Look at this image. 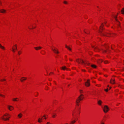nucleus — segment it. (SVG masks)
<instances>
[{
    "mask_svg": "<svg viewBox=\"0 0 124 124\" xmlns=\"http://www.w3.org/2000/svg\"><path fill=\"white\" fill-rule=\"evenodd\" d=\"M76 61L78 63H80L82 64H83L84 65L87 64V65H89L90 64L89 63L87 62V61H84L81 59H78L76 60Z\"/></svg>",
    "mask_w": 124,
    "mask_h": 124,
    "instance_id": "nucleus-1",
    "label": "nucleus"
},
{
    "mask_svg": "<svg viewBox=\"0 0 124 124\" xmlns=\"http://www.w3.org/2000/svg\"><path fill=\"white\" fill-rule=\"evenodd\" d=\"M84 98V95L82 94H81L80 96H79L78 99L76 100V101L77 103V105L78 106H79V104L78 103L80 102V101L82 100Z\"/></svg>",
    "mask_w": 124,
    "mask_h": 124,
    "instance_id": "nucleus-2",
    "label": "nucleus"
},
{
    "mask_svg": "<svg viewBox=\"0 0 124 124\" xmlns=\"http://www.w3.org/2000/svg\"><path fill=\"white\" fill-rule=\"evenodd\" d=\"M9 115L8 114L6 113L5 114L4 116L1 117V118L4 121H6L9 120Z\"/></svg>",
    "mask_w": 124,
    "mask_h": 124,
    "instance_id": "nucleus-3",
    "label": "nucleus"
},
{
    "mask_svg": "<svg viewBox=\"0 0 124 124\" xmlns=\"http://www.w3.org/2000/svg\"><path fill=\"white\" fill-rule=\"evenodd\" d=\"M103 30V27L101 26L100 27V30L99 31V33L101 34V35L103 36H109L107 35H106V33H102V31Z\"/></svg>",
    "mask_w": 124,
    "mask_h": 124,
    "instance_id": "nucleus-4",
    "label": "nucleus"
},
{
    "mask_svg": "<svg viewBox=\"0 0 124 124\" xmlns=\"http://www.w3.org/2000/svg\"><path fill=\"white\" fill-rule=\"evenodd\" d=\"M103 110L104 112L106 113L108 112L109 110V108L107 106L105 105L104 106V108H103Z\"/></svg>",
    "mask_w": 124,
    "mask_h": 124,
    "instance_id": "nucleus-5",
    "label": "nucleus"
},
{
    "mask_svg": "<svg viewBox=\"0 0 124 124\" xmlns=\"http://www.w3.org/2000/svg\"><path fill=\"white\" fill-rule=\"evenodd\" d=\"M90 80L89 79H88L86 82H85V85L87 86H89L90 85L89 83Z\"/></svg>",
    "mask_w": 124,
    "mask_h": 124,
    "instance_id": "nucleus-6",
    "label": "nucleus"
},
{
    "mask_svg": "<svg viewBox=\"0 0 124 124\" xmlns=\"http://www.w3.org/2000/svg\"><path fill=\"white\" fill-rule=\"evenodd\" d=\"M52 50L54 51V53L57 54H58L59 53L58 51L56 48H55L54 49H53V48H52Z\"/></svg>",
    "mask_w": 124,
    "mask_h": 124,
    "instance_id": "nucleus-7",
    "label": "nucleus"
},
{
    "mask_svg": "<svg viewBox=\"0 0 124 124\" xmlns=\"http://www.w3.org/2000/svg\"><path fill=\"white\" fill-rule=\"evenodd\" d=\"M93 47L94 48V50L95 51L98 52L99 51L100 49L97 47L96 46L95 47Z\"/></svg>",
    "mask_w": 124,
    "mask_h": 124,
    "instance_id": "nucleus-8",
    "label": "nucleus"
},
{
    "mask_svg": "<svg viewBox=\"0 0 124 124\" xmlns=\"http://www.w3.org/2000/svg\"><path fill=\"white\" fill-rule=\"evenodd\" d=\"M8 108L10 110H11L14 109V108L11 106H8Z\"/></svg>",
    "mask_w": 124,
    "mask_h": 124,
    "instance_id": "nucleus-9",
    "label": "nucleus"
},
{
    "mask_svg": "<svg viewBox=\"0 0 124 124\" xmlns=\"http://www.w3.org/2000/svg\"><path fill=\"white\" fill-rule=\"evenodd\" d=\"M110 83L112 84H114L115 83V80L114 79H112L110 81Z\"/></svg>",
    "mask_w": 124,
    "mask_h": 124,
    "instance_id": "nucleus-10",
    "label": "nucleus"
},
{
    "mask_svg": "<svg viewBox=\"0 0 124 124\" xmlns=\"http://www.w3.org/2000/svg\"><path fill=\"white\" fill-rule=\"evenodd\" d=\"M61 69L63 70H65V69L67 70L68 69L65 66H63L62 67Z\"/></svg>",
    "mask_w": 124,
    "mask_h": 124,
    "instance_id": "nucleus-11",
    "label": "nucleus"
},
{
    "mask_svg": "<svg viewBox=\"0 0 124 124\" xmlns=\"http://www.w3.org/2000/svg\"><path fill=\"white\" fill-rule=\"evenodd\" d=\"M42 48V47L40 46H39L38 47H34V48L36 50H38L39 49H41Z\"/></svg>",
    "mask_w": 124,
    "mask_h": 124,
    "instance_id": "nucleus-12",
    "label": "nucleus"
},
{
    "mask_svg": "<svg viewBox=\"0 0 124 124\" xmlns=\"http://www.w3.org/2000/svg\"><path fill=\"white\" fill-rule=\"evenodd\" d=\"M27 78L24 77H22L21 79H20V80L21 82H23V81L25 80Z\"/></svg>",
    "mask_w": 124,
    "mask_h": 124,
    "instance_id": "nucleus-13",
    "label": "nucleus"
},
{
    "mask_svg": "<svg viewBox=\"0 0 124 124\" xmlns=\"http://www.w3.org/2000/svg\"><path fill=\"white\" fill-rule=\"evenodd\" d=\"M6 10L3 9H2L0 10V12L2 13H4L5 12Z\"/></svg>",
    "mask_w": 124,
    "mask_h": 124,
    "instance_id": "nucleus-14",
    "label": "nucleus"
},
{
    "mask_svg": "<svg viewBox=\"0 0 124 124\" xmlns=\"http://www.w3.org/2000/svg\"><path fill=\"white\" fill-rule=\"evenodd\" d=\"M22 116V114L20 113L18 115V117L20 118H21Z\"/></svg>",
    "mask_w": 124,
    "mask_h": 124,
    "instance_id": "nucleus-15",
    "label": "nucleus"
},
{
    "mask_svg": "<svg viewBox=\"0 0 124 124\" xmlns=\"http://www.w3.org/2000/svg\"><path fill=\"white\" fill-rule=\"evenodd\" d=\"M65 47L68 49L70 51H71V49L69 46H67L66 45H65Z\"/></svg>",
    "mask_w": 124,
    "mask_h": 124,
    "instance_id": "nucleus-16",
    "label": "nucleus"
},
{
    "mask_svg": "<svg viewBox=\"0 0 124 124\" xmlns=\"http://www.w3.org/2000/svg\"><path fill=\"white\" fill-rule=\"evenodd\" d=\"M76 121L75 120H74L71 121L70 123V124H73L75 123Z\"/></svg>",
    "mask_w": 124,
    "mask_h": 124,
    "instance_id": "nucleus-17",
    "label": "nucleus"
},
{
    "mask_svg": "<svg viewBox=\"0 0 124 124\" xmlns=\"http://www.w3.org/2000/svg\"><path fill=\"white\" fill-rule=\"evenodd\" d=\"M12 50L13 52L15 53V50H17V49H16V48H14L13 47L12 48Z\"/></svg>",
    "mask_w": 124,
    "mask_h": 124,
    "instance_id": "nucleus-18",
    "label": "nucleus"
},
{
    "mask_svg": "<svg viewBox=\"0 0 124 124\" xmlns=\"http://www.w3.org/2000/svg\"><path fill=\"white\" fill-rule=\"evenodd\" d=\"M91 66L92 67L94 68H96V66L95 65L93 64L91 65Z\"/></svg>",
    "mask_w": 124,
    "mask_h": 124,
    "instance_id": "nucleus-19",
    "label": "nucleus"
},
{
    "mask_svg": "<svg viewBox=\"0 0 124 124\" xmlns=\"http://www.w3.org/2000/svg\"><path fill=\"white\" fill-rule=\"evenodd\" d=\"M0 47L2 49H5V47L2 46V45H1V44H0Z\"/></svg>",
    "mask_w": 124,
    "mask_h": 124,
    "instance_id": "nucleus-20",
    "label": "nucleus"
},
{
    "mask_svg": "<svg viewBox=\"0 0 124 124\" xmlns=\"http://www.w3.org/2000/svg\"><path fill=\"white\" fill-rule=\"evenodd\" d=\"M18 99V98H14L13 99V100L14 101H17V99Z\"/></svg>",
    "mask_w": 124,
    "mask_h": 124,
    "instance_id": "nucleus-21",
    "label": "nucleus"
},
{
    "mask_svg": "<svg viewBox=\"0 0 124 124\" xmlns=\"http://www.w3.org/2000/svg\"><path fill=\"white\" fill-rule=\"evenodd\" d=\"M103 61L102 60H101V59H99L98 61V62L99 63H101V62H102Z\"/></svg>",
    "mask_w": 124,
    "mask_h": 124,
    "instance_id": "nucleus-22",
    "label": "nucleus"
},
{
    "mask_svg": "<svg viewBox=\"0 0 124 124\" xmlns=\"http://www.w3.org/2000/svg\"><path fill=\"white\" fill-rule=\"evenodd\" d=\"M42 118H39V119L38 122L39 123H40V122H42Z\"/></svg>",
    "mask_w": 124,
    "mask_h": 124,
    "instance_id": "nucleus-23",
    "label": "nucleus"
},
{
    "mask_svg": "<svg viewBox=\"0 0 124 124\" xmlns=\"http://www.w3.org/2000/svg\"><path fill=\"white\" fill-rule=\"evenodd\" d=\"M102 101H98V103L99 105H101Z\"/></svg>",
    "mask_w": 124,
    "mask_h": 124,
    "instance_id": "nucleus-24",
    "label": "nucleus"
},
{
    "mask_svg": "<svg viewBox=\"0 0 124 124\" xmlns=\"http://www.w3.org/2000/svg\"><path fill=\"white\" fill-rule=\"evenodd\" d=\"M114 17L115 19V20L118 22L119 23V22L118 21L117 19H116L117 17L116 16H114Z\"/></svg>",
    "mask_w": 124,
    "mask_h": 124,
    "instance_id": "nucleus-25",
    "label": "nucleus"
},
{
    "mask_svg": "<svg viewBox=\"0 0 124 124\" xmlns=\"http://www.w3.org/2000/svg\"><path fill=\"white\" fill-rule=\"evenodd\" d=\"M122 13L123 14H124V8H123L122 10H121Z\"/></svg>",
    "mask_w": 124,
    "mask_h": 124,
    "instance_id": "nucleus-26",
    "label": "nucleus"
},
{
    "mask_svg": "<svg viewBox=\"0 0 124 124\" xmlns=\"http://www.w3.org/2000/svg\"><path fill=\"white\" fill-rule=\"evenodd\" d=\"M63 3L65 4H67L68 3L66 1H64Z\"/></svg>",
    "mask_w": 124,
    "mask_h": 124,
    "instance_id": "nucleus-27",
    "label": "nucleus"
},
{
    "mask_svg": "<svg viewBox=\"0 0 124 124\" xmlns=\"http://www.w3.org/2000/svg\"><path fill=\"white\" fill-rule=\"evenodd\" d=\"M0 96L4 97H5V96L4 95H3L1 94H0Z\"/></svg>",
    "mask_w": 124,
    "mask_h": 124,
    "instance_id": "nucleus-28",
    "label": "nucleus"
},
{
    "mask_svg": "<svg viewBox=\"0 0 124 124\" xmlns=\"http://www.w3.org/2000/svg\"><path fill=\"white\" fill-rule=\"evenodd\" d=\"M56 116V114H55V115H52V116L54 118L55 117V116Z\"/></svg>",
    "mask_w": 124,
    "mask_h": 124,
    "instance_id": "nucleus-29",
    "label": "nucleus"
},
{
    "mask_svg": "<svg viewBox=\"0 0 124 124\" xmlns=\"http://www.w3.org/2000/svg\"><path fill=\"white\" fill-rule=\"evenodd\" d=\"M14 46L16 48V49H17V46L16 45L15 46Z\"/></svg>",
    "mask_w": 124,
    "mask_h": 124,
    "instance_id": "nucleus-30",
    "label": "nucleus"
},
{
    "mask_svg": "<svg viewBox=\"0 0 124 124\" xmlns=\"http://www.w3.org/2000/svg\"><path fill=\"white\" fill-rule=\"evenodd\" d=\"M104 62L105 64H106L108 63V62L107 61H105Z\"/></svg>",
    "mask_w": 124,
    "mask_h": 124,
    "instance_id": "nucleus-31",
    "label": "nucleus"
},
{
    "mask_svg": "<svg viewBox=\"0 0 124 124\" xmlns=\"http://www.w3.org/2000/svg\"><path fill=\"white\" fill-rule=\"evenodd\" d=\"M108 89H105V90L106 92H108Z\"/></svg>",
    "mask_w": 124,
    "mask_h": 124,
    "instance_id": "nucleus-32",
    "label": "nucleus"
},
{
    "mask_svg": "<svg viewBox=\"0 0 124 124\" xmlns=\"http://www.w3.org/2000/svg\"><path fill=\"white\" fill-rule=\"evenodd\" d=\"M102 51L104 52H106V50H103V49H102Z\"/></svg>",
    "mask_w": 124,
    "mask_h": 124,
    "instance_id": "nucleus-33",
    "label": "nucleus"
},
{
    "mask_svg": "<svg viewBox=\"0 0 124 124\" xmlns=\"http://www.w3.org/2000/svg\"><path fill=\"white\" fill-rule=\"evenodd\" d=\"M46 124H52L50 122H47Z\"/></svg>",
    "mask_w": 124,
    "mask_h": 124,
    "instance_id": "nucleus-34",
    "label": "nucleus"
},
{
    "mask_svg": "<svg viewBox=\"0 0 124 124\" xmlns=\"http://www.w3.org/2000/svg\"><path fill=\"white\" fill-rule=\"evenodd\" d=\"M20 52H21L20 51H18V54H20Z\"/></svg>",
    "mask_w": 124,
    "mask_h": 124,
    "instance_id": "nucleus-35",
    "label": "nucleus"
},
{
    "mask_svg": "<svg viewBox=\"0 0 124 124\" xmlns=\"http://www.w3.org/2000/svg\"><path fill=\"white\" fill-rule=\"evenodd\" d=\"M80 93H81L82 92V91L81 90H80Z\"/></svg>",
    "mask_w": 124,
    "mask_h": 124,
    "instance_id": "nucleus-36",
    "label": "nucleus"
},
{
    "mask_svg": "<svg viewBox=\"0 0 124 124\" xmlns=\"http://www.w3.org/2000/svg\"><path fill=\"white\" fill-rule=\"evenodd\" d=\"M5 80H5V79H3V81H5ZM1 81H3V80H1Z\"/></svg>",
    "mask_w": 124,
    "mask_h": 124,
    "instance_id": "nucleus-37",
    "label": "nucleus"
},
{
    "mask_svg": "<svg viewBox=\"0 0 124 124\" xmlns=\"http://www.w3.org/2000/svg\"><path fill=\"white\" fill-rule=\"evenodd\" d=\"M101 124H104V123L103 122H101Z\"/></svg>",
    "mask_w": 124,
    "mask_h": 124,
    "instance_id": "nucleus-38",
    "label": "nucleus"
},
{
    "mask_svg": "<svg viewBox=\"0 0 124 124\" xmlns=\"http://www.w3.org/2000/svg\"><path fill=\"white\" fill-rule=\"evenodd\" d=\"M1 2L0 1V5H1Z\"/></svg>",
    "mask_w": 124,
    "mask_h": 124,
    "instance_id": "nucleus-39",
    "label": "nucleus"
},
{
    "mask_svg": "<svg viewBox=\"0 0 124 124\" xmlns=\"http://www.w3.org/2000/svg\"><path fill=\"white\" fill-rule=\"evenodd\" d=\"M70 61H72V60L70 59Z\"/></svg>",
    "mask_w": 124,
    "mask_h": 124,
    "instance_id": "nucleus-40",
    "label": "nucleus"
},
{
    "mask_svg": "<svg viewBox=\"0 0 124 124\" xmlns=\"http://www.w3.org/2000/svg\"><path fill=\"white\" fill-rule=\"evenodd\" d=\"M111 87H110V89H111Z\"/></svg>",
    "mask_w": 124,
    "mask_h": 124,
    "instance_id": "nucleus-41",
    "label": "nucleus"
},
{
    "mask_svg": "<svg viewBox=\"0 0 124 124\" xmlns=\"http://www.w3.org/2000/svg\"><path fill=\"white\" fill-rule=\"evenodd\" d=\"M84 32H85V33H86V32L85 31H84Z\"/></svg>",
    "mask_w": 124,
    "mask_h": 124,
    "instance_id": "nucleus-42",
    "label": "nucleus"
},
{
    "mask_svg": "<svg viewBox=\"0 0 124 124\" xmlns=\"http://www.w3.org/2000/svg\"><path fill=\"white\" fill-rule=\"evenodd\" d=\"M82 71H85V70H83Z\"/></svg>",
    "mask_w": 124,
    "mask_h": 124,
    "instance_id": "nucleus-43",
    "label": "nucleus"
},
{
    "mask_svg": "<svg viewBox=\"0 0 124 124\" xmlns=\"http://www.w3.org/2000/svg\"><path fill=\"white\" fill-rule=\"evenodd\" d=\"M109 85H107V86H108V87H109Z\"/></svg>",
    "mask_w": 124,
    "mask_h": 124,
    "instance_id": "nucleus-44",
    "label": "nucleus"
},
{
    "mask_svg": "<svg viewBox=\"0 0 124 124\" xmlns=\"http://www.w3.org/2000/svg\"><path fill=\"white\" fill-rule=\"evenodd\" d=\"M37 95H38V92H37Z\"/></svg>",
    "mask_w": 124,
    "mask_h": 124,
    "instance_id": "nucleus-45",
    "label": "nucleus"
},
{
    "mask_svg": "<svg viewBox=\"0 0 124 124\" xmlns=\"http://www.w3.org/2000/svg\"><path fill=\"white\" fill-rule=\"evenodd\" d=\"M45 118V119H46V117H45V118Z\"/></svg>",
    "mask_w": 124,
    "mask_h": 124,
    "instance_id": "nucleus-46",
    "label": "nucleus"
},
{
    "mask_svg": "<svg viewBox=\"0 0 124 124\" xmlns=\"http://www.w3.org/2000/svg\"><path fill=\"white\" fill-rule=\"evenodd\" d=\"M64 124H68V123H65Z\"/></svg>",
    "mask_w": 124,
    "mask_h": 124,
    "instance_id": "nucleus-47",
    "label": "nucleus"
},
{
    "mask_svg": "<svg viewBox=\"0 0 124 124\" xmlns=\"http://www.w3.org/2000/svg\"><path fill=\"white\" fill-rule=\"evenodd\" d=\"M45 116L44 115L43 116V117H45Z\"/></svg>",
    "mask_w": 124,
    "mask_h": 124,
    "instance_id": "nucleus-48",
    "label": "nucleus"
},
{
    "mask_svg": "<svg viewBox=\"0 0 124 124\" xmlns=\"http://www.w3.org/2000/svg\"><path fill=\"white\" fill-rule=\"evenodd\" d=\"M106 22H105V24H106Z\"/></svg>",
    "mask_w": 124,
    "mask_h": 124,
    "instance_id": "nucleus-49",
    "label": "nucleus"
},
{
    "mask_svg": "<svg viewBox=\"0 0 124 124\" xmlns=\"http://www.w3.org/2000/svg\"><path fill=\"white\" fill-rule=\"evenodd\" d=\"M51 73H53V72H51Z\"/></svg>",
    "mask_w": 124,
    "mask_h": 124,
    "instance_id": "nucleus-50",
    "label": "nucleus"
},
{
    "mask_svg": "<svg viewBox=\"0 0 124 124\" xmlns=\"http://www.w3.org/2000/svg\"><path fill=\"white\" fill-rule=\"evenodd\" d=\"M32 28L33 27V26H32Z\"/></svg>",
    "mask_w": 124,
    "mask_h": 124,
    "instance_id": "nucleus-51",
    "label": "nucleus"
},
{
    "mask_svg": "<svg viewBox=\"0 0 124 124\" xmlns=\"http://www.w3.org/2000/svg\"><path fill=\"white\" fill-rule=\"evenodd\" d=\"M102 25H103V23L102 24Z\"/></svg>",
    "mask_w": 124,
    "mask_h": 124,
    "instance_id": "nucleus-52",
    "label": "nucleus"
},
{
    "mask_svg": "<svg viewBox=\"0 0 124 124\" xmlns=\"http://www.w3.org/2000/svg\"><path fill=\"white\" fill-rule=\"evenodd\" d=\"M49 81H51V80H50V79L49 80Z\"/></svg>",
    "mask_w": 124,
    "mask_h": 124,
    "instance_id": "nucleus-53",
    "label": "nucleus"
},
{
    "mask_svg": "<svg viewBox=\"0 0 124 124\" xmlns=\"http://www.w3.org/2000/svg\"><path fill=\"white\" fill-rule=\"evenodd\" d=\"M97 7H98V8H99L98 7V6H97Z\"/></svg>",
    "mask_w": 124,
    "mask_h": 124,
    "instance_id": "nucleus-54",
    "label": "nucleus"
},
{
    "mask_svg": "<svg viewBox=\"0 0 124 124\" xmlns=\"http://www.w3.org/2000/svg\"><path fill=\"white\" fill-rule=\"evenodd\" d=\"M29 28L30 29H31V28Z\"/></svg>",
    "mask_w": 124,
    "mask_h": 124,
    "instance_id": "nucleus-55",
    "label": "nucleus"
},
{
    "mask_svg": "<svg viewBox=\"0 0 124 124\" xmlns=\"http://www.w3.org/2000/svg\"><path fill=\"white\" fill-rule=\"evenodd\" d=\"M122 117H124L123 116H122Z\"/></svg>",
    "mask_w": 124,
    "mask_h": 124,
    "instance_id": "nucleus-56",
    "label": "nucleus"
},
{
    "mask_svg": "<svg viewBox=\"0 0 124 124\" xmlns=\"http://www.w3.org/2000/svg\"><path fill=\"white\" fill-rule=\"evenodd\" d=\"M106 49H107V50H108V49L107 48H106Z\"/></svg>",
    "mask_w": 124,
    "mask_h": 124,
    "instance_id": "nucleus-57",
    "label": "nucleus"
}]
</instances>
